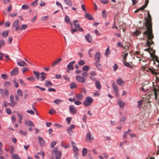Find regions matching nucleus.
Segmentation results:
<instances>
[{"label": "nucleus", "instance_id": "1", "mask_svg": "<svg viewBox=\"0 0 159 159\" xmlns=\"http://www.w3.org/2000/svg\"><path fill=\"white\" fill-rule=\"evenodd\" d=\"M148 19L146 20V22L145 23L147 30L144 32L143 35L147 34V39L151 40L152 38L154 37V36L152 29V18L149 11H148Z\"/></svg>", "mask_w": 159, "mask_h": 159}, {"label": "nucleus", "instance_id": "2", "mask_svg": "<svg viewBox=\"0 0 159 159\" xmlns=\"http://www.w3.org/2000/svg\"><path fill=\"white\" fill-rule=\"evenodd\" d=\"M71 145L73 148L74 156L76 159H78V149L76 146V144L74 142H72Z\"/></svg>", "mask_w": 159, "mask_h": 159}, {"label": "nucleus", "instance_id": "3", "mask_svg": "<svg viewBox=\"0 0 159 159\" xmlns=\"http://www.w3.org/2000/svg\"><path fill=\"white\" fill-rule=\"evenodd\" d=\"M93 101L92 98L87 97L85 98V100L83 104L86 106L88 107L90 105Z\"/></svg>", "mask_w": 159, "mask_h": 159}, {"label": "nucleus", "instance_id": "4", "mask_svg": "<svg viewBox=\"0 0 159 159\" xmlns=\"http://www.w3.org/2000/svg\"><path fill=\"white\" fill-rule=\"evenodd\" d=\"M147 35H148L147 34L146 35H145V36L146 35L147 36V39H146V41H147V44L148 47H149L150 51H153L152 52H153L154 50H153V49L152 48H150V46L154 44V42L152 40V39H153L154 38V37L152 38L151 39V40H148H148L147 39H148ZM152 54H153V53Z\"/></svg>", "mask_w": 159, "mask_h": 159}, {"label": "nucleus", "instance_id": "5", "mask_svg": "<svg viewBox=\"0 0 159 159\" xmlns=\"http://www.w3.org/2000/svg\"><path fill=\"white\" fill-rule=\"evenodd\" d=\"M55 154V158L56 159H60L61 157V154L57 147L55 148L53 150Z\"/></svg>", "mask_w": 159, "mask_h": 159}, {"label": "nucleus", "instance_id": "6", "mask_svg": "<svg viewBox=\"0 0 159 159\" xmlns=\"http://www.w3.org/2000/svg\"><path fill=\"white\" fill-rule=\"evenodd\" d=\"M155 51H154L153 52V54L151 52H150V55L152 57V58L154 63H155V60L156 61V62L157 63V66L159 67V60L158 57L155 55Z\"/></svg>", "mask_w": 159, "mask_h": 159}, {"label": "nucleus", "instance_id": "7", "mask_svg": "<svg viewBox=\"0 0 159 159\" xmlns=\"http://www.w3.org/2000/svg\"><path fill=\"white\" fill-rule=\"evenodd\" d=\"M74 25L75 29H78V31L82 32L84 31L83 29L82 28L80 27V25L79 23L78 20H75L74 21Z\"/></svg>", "mask_w": 159, "mask_h": 159}, {"label": "nucleus", "instance_id": "8", "mask_svg": "<svg viewBox=\"0 0 159 159\" xmlns=\"http://www.w3.org/2000/svg\"><path fill=\"white\" fill-rule=\"evenodd\" d=\"M76 79L77 81L79 82L84 83L85 82L86 78L80 75H77L76 77Z\"/></svg>", "mask_w": 159, "mask_h": 159}, {"label": "nucleus", "instance_id": "9", "mask_svg": "<svg viewBox=\"0 0 159 159\" xmlns=\"http://www.w3.org/2000/svg\"><path fill=\"white\" fill-rule=\"evenodd\" d=\"M12 26L15 28V30L18 31L20 29V26L19 24V22L18 20H15Z\"/></svg>", "mask_w": 159, "mask_h": 159}, {"label": "nucleus", "instance_id": "10", "mask_svg": "<svg viewBox=\"0 0 159 159\" xmlns=\"http://www.w3.org/2000/svg\"><path fill=\"white\" fill-rule=\"evenodd\" d=\"M75 127V126L74 125H71L70 127L67 128V131L68 133L70 135H71L73 134L72 130L74 129Z\"/></svg>", "mask_w": 159, "mask_h": 159}, {"label": "nucleus", "instance_id": "11", "mask_svg": "<svg viewBox=\"0 0 159 159\" xmlns=\"http://www.w3.org/2000/svg\"><path fill=\"white\" fill-rule=\"evenodd\" d=\"M112 87L114 91V92L116 94V95L118 97V87L115 82H113Z\"/></svg>", "mask_w": 159, "mask_h": 159}, {"label": "nucleus", "instance_id": "12", "mask_svg": "<svg viewBox=\"0 0 159 159\" xmlns=\"http://www.w3.org/2000/svg\"><path fill=\"white\" fill-rule=\"evenodd\" d=\"M69 109L70 112L73 114H75L76 113L77 111L76 108L74 105H71L69 106Z\"/></svg>", "mask_w": 159, "mask_h": 159}, {"label": "nucleus", "instance_id": "13", "mask_svg": "<svg viewBox=\"0 0 159 159\" xmlns=\"http://www.w3.org/2000/svg\"><path fill=\"white\" fill-rule=\"evenodd\" d=\"M93 137L91 136L90 133L89 132L87 133L86 134V141L87 142H90L91 140H93Z\"/></svg>", "mask_w": 159, "mask_h": 159}, {"label": "nucleus", "instance_id": "14", "mask_svg": "<svg viewBox=\"0 0 159 159\" xmlns=\"http://www.w3.org/2000/svg\"><path fill=\"white\" fill-rule=\"evenodd\" d=\"M100 53L98 52H97L95 55V60L96 62L98 63L100 61Z\"/></svg>", "mask_w": 159, "mask_h": 159}, {"label": "nucleus", "instance_id": "15", "mask_svg": "<svg viewBox=\"0 0 159 159\" xmlns=\"http://www.w3.org/2000/svg\"><path fill=\"white\" fill-rule=\"evenodd\" d=\"M38 139L40 145L42 146H44L45 143L43 139L40 136L38 137Z\"/></svg>", "mask_w": 159, "mask_h": 159}, {"label": "nucleus", "instance_id": "16", "mask_svg": "<svg viewBox=\"0 0 159 159\" xmlns=\"http://www.w3.org/2000/svg\"><path fill=\"white\" fill-rule=\"evenodd\" d=\"M18 72V67H16L13 69L11 72V75L12 76L16 75Z\"/></svg>", "mask_w": 159, "mask_h": 159}, {"label": "nucleus", "instance_id": "17", "mask_svg": "<svg viewBox=\"0 0 159 159\" xmlns=\"http://www.w3.org/2000/svg\"><path fill=\"white\" fill-rule=\"evenodd\" d=\"M10 101L11 102V106H16L17 104V102L14 101V98L13 95H10Z\"/></svg>", "mask_w": 159, "mask_h": 159}, {"label": "nucleus", "instance_id": "18", "mask_svg": "<svg viewBox=\"0 0 159 159\" xmlns=\"http://www.w3.org/2000/svg\"><path fill=\"white\" fill-rule=\"evenodd\" d=\"M75 62V61H73L69 63L67 66V69L69 70H73V65Z\"/></svg>", "mask_w": 159, "mask_h": 159}, {"label": "nucleus", "instance_id": "19", "mask_svg": "<svg viewBox=\"0 0 159 159\" xmlns=\"http://www.w3.org/2000/svg\"><path fill=\"white\" fill-rule=\"evenodd\" d=\"M97 75L96 73L93 71H92L90 72V78L92 80L95 81L96 80V79L95 78H92V76H96Z\"/></svg>", "mask_w": 159, "mask_h": 159}, {"label": "nucleus", "instance_id": "20", "mask_svg": "<svg viewBox=\"0 0 159 159\" xmlns=\"http://www.w3.org/2000/svg\"><path fill=\"white\" fill-rule=\"evenodd\" d=\"M25 124L27 126H34V124L31 120H25Z\"/></svg>", "mask_w": 159, "mask_h": 159}, {"label": "nucleus", "instance_id": "21", "mask_svg": "<svg viewBox=\"0 0 159 159\" xmlns=\"http://www.w3.org/2000/svg\"><path fill=\"white\" fill-rule=\"evenodd\" d=\"M61 58L60 57L55 60L52 63V66H54L58 64V63L61 61Z\"/></svg>", "mask_w": 159, "mask_h": 159}, {"label": "nucleus", "instance_id": "22", "mask_svg": "<svg viewBox=\"0 0 159 159\" xmlns=\"http://www.w3.org/2000/svg\"><path fill=\"white\" fill-rule=\"evenodd\" d=\"M116 82L120 86L123 85L125 83L124 81H123L120 78H119L116 80Z\"/></svg>", "mask_w": 159, "mask_h": 159}, {"label": "nucleus", "instance_id": "23", "mask_svg": "<svg viewBox=\"0 0 159 159\" xmlns=\"http://www.w3.org/2000/svg\"><path fill=\"white\" fill-rule=\"evenodd\" d=\"M118 103L120 107L121 108H123L125 106V103L120 99H119L118 101Z\"/></svg>", "mask_w": 159, "mask_h": 159}, {"label": "nucleus", "instance_id": "24", "mask_svg": "<svg viewBox=\"0 0 159 159\" xmlns=\"http://www.w3.org/2000/svg\"><path fill=\"white\" fill-rule=\"evenodd\" d=\"M75 97L76 98L79 100H82L83 98V95L82 94H76Z\"/></svg>", "mask_w": 159, "mask_h": 159}, {"label": "nucleus", "instance_id": "25", "mask_svg": "<svg viewBox=\"0 0 159 159\" xmlns=\"http://www.w3.org/2000/svg\"><path fill=\"white\" fill-rule=\"evenodd\" d=\"M85 38L86 40L89 42L90 43L92 41L91 36L89 34H88L85 36Z\"/></svg>", "mask_w": 159, "mask_h": 159}, {"label": "nucleus", "instance_id": "26", "mask_svg": "<svg viewBox=\"0 0 159 159\" xmlns=\"http://www.w3.org/2000/svg\"><path fill=\"white\" fill-rule=\"evenodd\" d=\"M63 1L67 5L70 7L72 6L73 3L71 0H63Z\"/></svg>", "mask_w": 159, "mask_h": 159}, {"label": "nucleus", "instance_id": "27", "mask_svg": "<svg viewBox=\"0 0 159 159\" xmlns=\"http://www.w3.org/2000/svg\"><path fill=\"white\" fill-rule=\"evenodd\" d=\"M33 72L34 74L35 75L36 79L39 80L40 79V73L38 71H33Z\"/></svg>", "mask_w": 159, "mask_h": 159}, {"label": "nucleus", "instance_id": "28", "mask_svg": "<svg viewBox=\"0 0 159 159\" xmlns=\"http://www.w3.org/2000/svg\"><path fill=\"white\" fill-rule=\"evenodd\" d=\"M84 17L88 19L89 20H93V17L92 15L88 13L86 14Z\"/></svg>", "mask_w": 159, "mask_h": 159}, {"label": "nucleus", "instance_id": "29", "mask_svg": "<svg viewBox=\"0 0 159 159\" xmlns=\"http://www.w3.org/2000/svg\"><path fill=\"white\" fill-rule=\"evenodd\" d=\"M17 64L20 66H27V65L24 61H19L17 62Z\"/></svg>", "mask_w": 159, "mask_h": 159}, {"label": "nucleus", "instance_id": "30", "mask_svg": "<svg viewBox=\"0 0 159 159\" xmlns=\"http://www.w3.org/2000/svg\"><path fill=\"white\" fill-rule=\"evenodd\" d=\"M95 86L96 88L98 89H101V86L99 81H97L95 83Z\"/></svg>", "mask_w": 159, "mask_h": 159}, {"label": "nucleus", "instance_id": "31", "mask_svg": "<svg viewBox=\"0 0 159 159\" xmlns=\"http://www.w3.org/2000/svg\"><path fill=\"white\" fill-rule=\"evenodd\" d=\"M45 85L46 87H48L50 86H52L53 84L50 81L46 80L45 81Z\"/></svg>", "mask_w": 159, "mask_h": 159}, {"label": "nucleus", "instance_id": "32", "mask_svg": "<svg viewBox=\"0 0 159 159\" xmlns=\"http://www.w3.org/2000/svg\"><path fill=\"white\" fill-rule=\"evenodd\" d=\"M153 91L154 93V95L155 96V99H157V92H159V90L157 89L155 87L153 88Z\"/></svg>", "mask_w": 159, "mask_h": 159}, {"label": "nucleus", "instance_id": "33", "mask_svg": "<svg viewBox=\"0 0 159 159\" xmlns=\"http://www.w3.org/2000/svg\"><path fill=\"white\" fill-rule=\"evenodd\" d=\"M11 158L12 159H21L20 157L17 154H12Z\"/></svg>", "mask_w": 159, "mask_h": 159}, {"label": "nucleus", "instance_id": "34", "mask_svg": "<svg viewBox=\"0 0 159 159\" xmlns=\"http://www.w3.org/2000/svg\"><path fill=\"white\" fill-rule=\"evenodd\" d=\"M77 87V84L75 82H72L70 84V87L72 89L75 88Z\"/></svg>", "mask_w": 159, "mask_h": 159}, {"label": "nucleus", "instance_id": "35", "mask_svg": "<svg viewBox=\"0 0 159 159\" xmlns=\"http://www.w3.org/2000/svg\"><path fill=\"white\" fill-rule=\"evenodd\" d=\"M87 149L85 148H84L82 150V155L83 156L85 157L87 154Z\"/></svg>", "mask_w": 159, "mask_h": 159}, {"label": "nucleus", "instance_id": "36", "mask_svg": "<svg viewBox=\"0 0 159 159\" xmlns=\"http://www.w3.org/2000/svg\"><path fill=\"white\" fill-rule=\"evenodd\" d=\"M61 102L62 100L61 99H56L54 100L53 102L57 105H59Z\"/></svg>", "mask_w": 159, "mask_h": 159}, {"label": "nucleus", "instance_id": "37", "mask_svg": "<svg viewBox=\"0 0 159 159\" xmlns=\"http://www.w3.org/2000/svg\"><path fill=\"white\" fill-rule=\"evenodd\" d=\"M9 32L8 30L4 31L2 33V35L3 37L6 38L7 37Z\"/></svg>", "mask_w": 159, "mask_h": 159}, {"label": "nucleus", "instance_id": "38", "mask_svg": "<svg viewBox=\"0 0 159 159\" xmlns=\"http://www.w3.org/2000/svg\"><path fill=\"white\" fill-rule=\"evenodd\" d=\"M110 53V50L109 47H108L107 48L106 52H105V55L106 57H107L108 56V55Z\"/></svg>", "mask_w": 159, "mask_h": 159}, {"label": "nucleus", "instance_id": "39", "mask_svg": "<svg viewBox=\"0 0 159 159\" xmlns=\"http://www.w3.org/2000/svg\"><path fill=\"white\" fill-rule=\"evenodd\" d=\"M141 33V32L140 31H138V30H136L135 32H134L132 34L133 35H134L135 36H137L138 35H139V34H140Z\"/></svg>", "mask_w": 159, "mask_h": 159}, {"label": "nucleus", "instance_id": "40", "mask_svg": "<svg viewBox=\"0 0 159 159\" xmlns=\"http://www.w3.org/2000/svg\"><path fill=\"white\" fill-rule=\"evenodd\" d=\"M27 79L29 80L30 81H35V79L34 77L33 76H31L30 77H28Z\"/></svg>", "mask_w": 159, "mask_h": 159}, {"label": "nucleus", "instance_id": "41", "mask_svg": "<svg viewBox=\"0 0 159 159\" xmlns=\"http://www.w3.org/2000/svg\"><path fill=\"white\" fill-rule=\"evenodd\" d=\"M27 27L28 25H27L23 24L21 26V27L20 28V30L21 31L27 29Z\"/></svg>", "mask_w": 159, "mask_h": 159}, {"label": "nucleus", "instance_id": "42", "mask_svg": "<svg viewBox=\"0 0 159 159\" xmlns=\"http://www.w3.org/2000/svg\"><path fill=\"white\" fill-rule=\"evenodd\" d=\"M123 63H124V65L130 68H132V66H131L130 64H129V63L126 62V61H124Z\"/></svg>", "mask_w": 159, "mask_h": 159}, {"label": "nucleus", "instance_id": "43", "mask_svg": "<svg viewBox=\"0 0 159 159\" xmlns=\"http://www.w3.org/2000/svg\"><path fill=\"white\" fill-rule=\"evenodd\" d=\"M11 86V83L8 81L6 82L4 86L6 87H8Z\"/></svg>", "mask_w": 159, "mask_h": 159}, {"label": "nucleus", "instance_id": "44", "mask_svg": "<svg viewBox=\"0 0 159 159\" xmlns=\"http://www.w3.org/2000/svg\"><path fill=\"white\" fill-rule=\"evenodd\" d=\"M149 70H150L151 72L153 74L156 75L158 74V73L155 71V70H152L150 68H149Z\"/></svg>", "mask_w": 159, "mask_h": 159}, {"label": "nucleus", "instance_id": "45", "mask_svg": "<svg viewBox=\"0 0 159 159\" xmlns=\"http://www.w3.org/2000/svg\"><path fill=\"white\" fill-rule=\"evenodd\" d=\"M17 93L19 96H22L23 95V93L21 90L20 89H18L17 90Z\"/></svg>", "mask_w": 159, "mask_h": 159}, {"label": "nucleus", "instance_id": "46", "mask_svg": "<svg viewBox=\"0 0 159 159\" xmlns=\"http://www.w3.org/2000/svg\"><path fill=\"white\" fill-rule=\"evenodd\" d=\"M29 7V6L26 4H24L22 6V8L24 10L28 9Z\"/></svg>", "mask_w": 159, "mask_h": 159}, {"label": "nucleus", "instance_id": "47", "mask_svg": "<svg viewBox=\"0 0 159 159\" xmlns=\"http://www.w3.org/2000/svg\"><path fill=\"white\" fill-rule=\"evenodd\" d=\"M85 64V62L83 60H80L78 63L80 66H82Z\"/></svg>", "mask_w": 159, "mask_h": 159}, {"label": "nucleus", "instance_id": "48", "mask_svg": "<svg viewBox=\"0 0 159 159\" xmlns=\"http://www.w3.org/2000/svg\"><path fill=\"white\" fill-rule=\"evenodd\" d=\"M56 143L57 142L56 141H53L51 142L50 144V147L52 148H53Z\"/></svg>", "mask_w": 159, "mask_h": 159}, {"label": "nucleus", "instance_id": "49", "mask_svg": "<svg viewBox=\"0 0 159 159\" xmlns=\"http://www.w3.org/2000/svg\"><path fill=\"white\" fill-rule=\"evenodd\" d=\"M138 108L139 109L141 108V106L143 103V101L142 100H140L138 101Z\"/></svg>", "mask_w": 159, "mask_h": 159}, {"label": "nucleus", "instance_id": "50", "mask_svg": "<svg viewBox=\"0 0 159 159\" xmlns=\"http://www.w3.org/2000/svg\"><path fill=\"white\" fill-rule=\"evenodd\" d=\"M48 18V16H42L41 17V20H46Z\"/></svg>", "mask_w": 159, "mask_h": 159}, {"label": "nucleus", "instance_id": "51", "mask_svg": "<svg viewBox=\"0 0 159 159\" xmlns=\"http://www.w3.org/2000/svg\"><path fill=\"white\" fill-rule=\"evenodd\" d=\"M2 78L4 79H7L8 78V76L5 74H2L1 75Z\"/></svg>", "mask_w": 159, "mask_h": 159}, {"label": "nucleus", "instance_id": "52", "mask_svg": "<svg viewBox=\"0 0 159 159\" xmlns=\"http://www.w3.org/2000/svg\"><path fill=\"white\" fill-rule=\"evenodd\" d=\"M5 95L7 97H8L9 95V92L8 90L6 89H4Z\"/></svg>", "mask_w": 159, "mask_h": 159}, {"label": "nucleus", "instance_id": "53", "mask_svg": "<svg viewBox=\"0 0 159 159\" xmlns=\"http://www.w3.org/2000/svg\"><path fill=\"white\" fill-rule=\"evenodd\" d=\"M102 16L103 18H106L107 16V14L106 13V11L105 10H103L102 12Z\"/></svg>", "mask_w": 159, "mask_h": 159}, {"label": "nucleus", "instance_id": "54", "mask_svg": "<svg viewBox=\"0 0 159 159\" xmlns=\"http://www.w3.org/2000/svg\"><path fill=\"white\" fill-rule=\"evenodd\" d=\"M89 69V67L88 66H85L83 68V70L85 71L88 70Z\"/></svg>", "mask_w": 159, "mask_h": 159}, {"label": "nucleus", "instance_id": "55", "mask_svg": "<svg viewBox=\"0 0 159 159\" xmlns=\"http://www.w3.org/2000/svg\"><path fill=\"white\" fill-rule=\"evenodd\" d=\"M88 73L87 72H86V71H84L82 72V75H83V76H84V77H85V78H86L88 76Z\"/></svg>", "mask_w": 159, "mask_h": 159}, {"label": "nucleus", "instance_id": "56", "mask_svg": "<svg viewBox=\"0 0 159 159\" xmlns=\"http://www.w3.org/2000/svg\"><path fill=\"white\" fill-rule=\"evenodd\" d=\"M128 134L125 132H124L123 134V139H126L127 138V136Z\"/></svg>", "mask_w": 159, "mask_h": 159}, {"label": "nucleus", "instance_id": "57", "mask_svg": "<svg viewBox=\"0 0 159 159\" xmlns=\"http://www.w3.org/2000/svg\"><path fill=\"white\" fill-rule=\"evenodd\" d=\"M65 21L66 22H68L70 21V19L69 17L66 15L65 16Z\"/></svg>", "mask_w": 159, "mask_h": 159}, {"label": "nucleus", "instance_id": "58", "mask_svg": "<svg viewBox=\"0 0 159 159\" xmlns=\"http://www.w3.org/2000/svg\"><path fill=\"white\" fill-rule=\"evenodd\" d=\"M18 81L21 84V85L23 86H25L26 85L25 84L21 79H19Z\"/></svg>", "mask_w": 159, "mask_h": 159}, {"label": "nucleus", "instance_id": "59", "mask_svg": "<svg viewBox=\"0 0 159 159\" xmlns=\"http://www.w3.org/2000/svg\"><path fill=\"white\" fill-rule=\"evenodd\" d=\"M126 120V118L125 116L122 117L120 120V122H123V124L124 123L125 121Z\"/></svg>", "mask_w": 159, "mask_h": 159}, {"label": "nucleus", "instance_id": "60", "mask_svg": "<svg viewBox=\"0 0 159 159\" xmlns=\"http://www.w3.org/2000/svg\"><path fill=\"white\" fill-rule=\"evenodd\" d=\"M64 79L67 80L69 81L70 80V78L67 75H64L63 76Z\"/></svg>", "mask_w": 159, "mask_h": 159}, {"label": "nucleus", "instance_id": "61", "mask_svg": "<svg viewBox=\"0 0 159 159\" xmlns=\"http://www.w3.org/2000/svg\"><path fill=\"white\" fill-rule=\"evenodd\" d=\"M26 112L32 115H34V112L32 110H27Z\"/></svg>", "mask_w": 159, "mask_h": 159}, {"label": "nucleus", "instance_id": "62", "mask_svg": "<svg viewBox=\"0 0 159 159\" xmlns=\"http://www.w3.org/2000/svg\"><path fill=\"white\" fill-rule=\"evenodd\" d=\"M10 23L9 21H7L6 22L4 25V27H8L10 26Z\"/></svg>", "mask_w": 159, "mask_h": 159}, {"label": "nucleus", "instance_id": "63", "mask_svg": "<svg viewBox=\"0 0 159 159\" xmlns=\"http://www.w3.org/2000/svg\"><path fill=\"white\" fill-rule=\"evenodd\" d=\"M66 120H67V123L68 124V125H70V122L71 120V118L70 117H68V118H67L66 119Z\"/></svg>", "mask_w": 159, "mask_h": 159}, {"label": "nucleus", "instance_id": "64", "mask_svg": "<svg viewBox=\"0 0 159 159\" xmlns=\"http://www.w3.org/2000/svg\"><path fill=\"white\" fill-rule=\"evenodd\" d=\"M17 115L19 118V119H20V120H22L23 116L22 114L18 113H17Z\"/></svg>", "mask_w": 159, "mask_h": 159}]
</instances>
